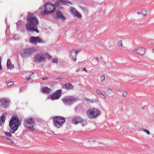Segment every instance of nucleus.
Listing matches in <instances>:
<instances>
[{
    "mask_svg": "<svg viewBox=\"0 0 154 154\" xmlns=\"http://www.w3.org/2000/svg\"><path fill=\"white\" fill-rule=\"evenodd\" d=\"M75 9H74L73 8H71V11L72 13L75 15L76 14V12L77 11Z\"/></svg>",
    "mask_w": 154,
    "mask_h": 154,
    "instance_id": "393cba45",
    "label": "nucleus"
},
{
    "mask_svg": "<svg viewBox=\"0 0 154 154\" xmlns=\"http://www.w3.org/2000/svg\"><path fill=\"white\" fill-rule=\"evenodd\" d=\"M68 78H66V80H67L69 81V79H68Z\"/></svg>",
    "mask_w": 154,
    "mask_h": 154,
    "instance_id": "3c124183",
    "label": "nucleus"
},
{
    "mask_svg": "<svg viewBox=\"0 0 154 154\" xmlns=\"http://www.w3.org/2000/svg\"><path fill=\"white\" fill-rule=\"evenodd\" d=\"M7 32V30H6L5 31V33H6Z\"/></svg>",
    "mask_w": 154,
    "mask_h": 154,
    "instance_id": "5fc2aeb1",
    "label": "nucleus"
},
{
    "mask_svg": "<svg viewBox=\"0 0 154 154\" xmlns=\"http://www.w3.org/2000/svg\"><path fill=\"white\" fill-rule=\"evenodd\" d=\"M47 78H42V80H44L47 79Z\"/></svg>",
    "mask_w": 154,
    "mask_h": 154,
    "instance_id": "58836bf2",
    "label": "nucleus"
},
{
    "mask_svg": "<svg viewBox=\"0 0 154 154\" xmlns=\"http://www.w3.org/2000/svg\"><path fill=\"white\" fill-rule=\"evenodd\" d=\"M34 72H31L30 74V73L29 72L28 73V77H32V76H34Z\"/></svg>",
    "mask_w": 154,
    "mask_h": 154,
    "instance_id": "cd10ccee",
    "label": "nucleus"
},
{
    "mask_svg": "<svg viewBox=\"0 0 154 154\" xmlns=\"http://www.w3.org/2000/svg\"><path fill=\"white\" fill-rule=\"evenodd\" d=\"M127 94H128L127 92L126 91H124L123 92L122 95V96H123L124 97H125L127 96Z\"/></svg>",
    "mask_w": 154,
    "mask_h": 154,
    "instance_id": "7c9ffc66",
    "label": "nucleus"
},
{
    "mask_svg": "<svg viewBox=\"0 0 154 154\" xmlns=\"http://www.w3.org/2000/svg\"><path fill=\"white\" fill-rule=\"evenodd\" d=\"M101 77H105V75H102Z\"/></svg>",
    "mask_w": 154,
    "mask_h": 154,
    "instance_id": "de8ad7c7",
    "label": "nucleus"
},
{
    "mask_svg": "<svg viewBox=\"0 0 154 154\" xmlns=\"http://www.w3.org/2000/svg\"><path fill=\"white\" fill-rule=\"evenodd\" d=\"M95 59H96L97 61H98V60H99V59H98V57H96Z\"/></svg>",
    "mask_w": 154,
    "mask_h": 154,
    "instance_id": "a18cd8bd",
    "label": "nucleus"
},
{
    "mask_svg": "<svg viewBox=\"0 0 154 154\" xmlns=\"http://www.w3.org/2000/svg\"><path fill=\"white\" fill-rule=\"evenodd\" d=\"M83 120V119L81 117L76 116L73 119L72 122L73 124H77L79 123L82 122Z\"/></svg>",
    "mask_w": 154,
    "mask_h": 154,
    "instance_id": "2eb2a0df",
    "label": "nucleus"
},
{
    "mask_svg": "<svg viewBox=\"0 0 154 154\" xmlns=\"http://www.w3.org/2000/svg\"><path fill=\"white\" fill-rule=\"evenodd\" d=\"M21 124V122L17 116H13L9 122V126L11 128L10 130V132H5V135L9 137H11L12 135L11 133H14L17 130Z\"/></svg>",
    "mask_w": 154,
    "mask_h": 154,
    "instance_id": "f03ea898",
    "label": "nucleus"
},
{
    "mask_svg": "<svg viewBox=\"0 0 154 154\" xmlns=\"http://www.w3.org/2000/svg\"><path fill=\"white\" fill-rule=\"evenodd\" d=\"M99 78V79H98V80L100 79L101 81H103L105 79V78Z\"/></svg>",
    "mask_w": 154,
    "mask_h": 154,
    "instance_id": "c9c22d12",
    "label": "nucleus"
},
{
    "mask_svg": "<svg viewBox=\"0 0 154 154\" xmlns=\"http://www.w3.org/2000/svg\"><path fill=\"white\" fill-rule=\"evenodd\" d=\"M7 32V30H6L5 31V33H6Z\"/></svg>",
    "mask_w": 154,
    "mask_h": 154,
    "instance_id": "864d4df0",
    "label": "nucleus"
},
{
    "mask_svg": "<svg viewBox=\"0 0 154 154\" xmlns=\"http://www.w3.org/2000/svg\"><path fill=\"white\" fill-rule=\"evenodd\" d=\"M152 53H154V49H152Z\"/></svg>",
    "mask_w": 154,
    "mask_h": 154,
    "instance_id": "09e8293b",
    "label": "nucleus"
},
{
    "mask_svg": "<svg viewBox=\"0 0 154 154\" xmlns=\"http://www.w3.org/2000/svg\"><path fill=\"white\" fill-rule=\"evenodd\" d=\"M26 79L28 80H31L32 79V78H26Z\"/></svg>",
    "mask_w": 154,
    "mask_h": 154,
    "instance_id": "ea45409f",
    "label": "nucleus"
},
{
    "mask_svg": "<svg viewBox=\"0 0 154 154\" xmlns=\"http://www.w3.org/2000/svg\"><path fill=\"white\" fill-rule=\"evenodd\" d=\"M86 113L88 117L91 119H94L100 114V111L98 109L93 108L88 110Z\"/></svg>",
    "mask_w": 154,
    "mask_h": 154,
    "instance_id": "0eeeda50",
    "label": "nucleus"
},
{
    "mask_svg": "<svg viewBox=\"0 0 154 154\" xmlns=\"http://www.w3.org/2000/svg\"><path fill=\"white\" fill-rule=\"evenodd\" d=\"M51 62L52 63H57L58 62V58L57 57L55 58H53L51 60Z\"/></svg>",
    "mask_w": 154,
    "mask_h": 154,
    "instance_id": "5701e85b",
    "label": "nucleus"
},
{
    "mask_svg": "<svg viewBox=\"0 0 154 154\" xmlns=\"http://www.w3.org/2000/svg\"><path fill=\"white\" fill-rule=\"evenodd\" d=\"M62 93V91L61 89H59L54 91L53 94H51V97L53 100L58 99L61 95Z\"/></svg>",
    "mask_w": 154,
    "mask_h": 154,
    "instance_id": "9b49d317",
    "label": "nucleus"
},
{
    "mask_svg": "<svg viewBox=\"0 0 154 154\" xmlns=\"http://www.w3.org/2000/svg\"><path fill=\"white\" fill-rule=\"evenodd\" d=\"M63 88L67 90H69L73 89V86L71 83H66L63 85Z\"/></svg>",
    "mask_w": 154,
    "mask_h": 154,
    "instance_id": "f3484780",
    "label": "nucleus"
},
{
    "mask_svg": "<svg viewBox=\"0 0 154 154\" xmlns=\"http://www.w3.org/2000/svg\"><path fill=\"white\" fill-rule=\"evenodd\" d=\"M11 143H14V142L13 141H12V140H11Z\"/></svg>",
    "mask_w": 154,
    "mask_h": 154,
    "instance_id": "603ef678",
    "label": "nucleus"
},
{
    "mask_svg": "<svg viewBox=\"0 0 154 154\" xmlns=\"http://www.w3.org/2000/svg\"><path fill=\"white\" fill-rule=\"evenodd\" d=\"M80 8L82 10V11H84V12L87 13L88 10L87 8L84 7H80Z\"/></svg>",
    "mask_w": 154,
    "mask_h": 154,
    "instance_id": "b1692460",
    "label": "nucleus"
},
{
    "mask_svg": "<svg viewBox=\"0 0 154 154\" xmlns=\"http://www.w3.org/2000/svg\"><path fill=\"white\" fill-rule=\"evenodd\" d=\"M143 131L146 132L147 134H149L150 132L148 130L146 129H143Z\"/></svg>",
    "mask_w": 154,
    "mask_h": 154,
    "instance_id": "2f4dec72",
    "label": "nucleus"
},
{
    "mask_svg": "<svg viewBox=\"0 0 154 154\" xmlns=\"http://www.w3.org/2000/svg\"><path fill=\"white\" fill-rule=\"evenodd\" d=\"M2 137L4 138H5V137Z\"/></svg>",
    "mask_w": 154,
    "mask_h": 154,
    "instance_id": "13d9d810",
    "label": "nucleus"
},
{
    "mask_svg": "<svg viewBox=\"0 0 154 154\" xmlns=\"http://www.w3.org/2000/svg\"><path fill=\"white\" fill-rule=\"evenodd\" d=\"M145 49L143 47H139L137 48H135L134 50V51L137 52L138 54L141 55H143L144 54L145 52Z\"/></svg>",
    "mask_w": 154,
    "mask_h": 154,
    "instance_id": "f8f14e48",
    "label": "nucleus"
},
{
    "mask_svg": "<svg viewBox=\"0 0 154 154\" xmlns=\"http://www.w3.org/2000/svg\"><path fill=\"white\" fill-rule=\"evenodd\" d=\"M141 12L142 14L144 16H145L146 15L147 11L146 9H143Z\"/></svg>",
    "mask_w": 154,
    "mask_h": 154,
    "instance_id": "bb28decb",
    "label": "nucleus"
},
{
    "mask_svg": "<svg viewBox=\"0 0 154 154\" xmlns=\"http://www.w3.org/2000/svg\"><path fill=\"white\" fill-rule=\"evenodd\" d=\"M75 16L79 18H81L82 17V15L78 11L76 12V14L75 15Z\"/></svg>",
    "mask_w": 154,
    "mask_h": 154,
    "instance_id": "4be33fe9",
    "label": "nucleus"
},
{
    "mask_svg": "<svg viewBox=\"0 0 154 154\" xmlns=\"http://www.w3.org/2000/svg\"><path fill=\"white\" fill-rule=\"evenodd\" d=\"M11 102L10 100L8 98H0V106L2 108L6 109L9 107Z\"/></svg>",
    "mask_w": 154,
    "mask_h": 154,
    "instance_id": "6e6552de",
    "label": "nucleus"
},
{
    "mask_svg": "<svg viewBox=\"0 0 154 154\" xmlns=\"http://www.w3.org/2000/svg\"><path fill=\"white\" fill-rule=\"evenodd\" d=\"M8 68L10 69H12L14 68V65L12 64H11L9 65H7Z\"/></svg>",
    "mask_w": 154,
    "mask_h": 154,
    "instance_id": "a878e982",
    "label": "nucleus"
},
{
    "mask_svg": "<svg viewBox=\"0 0 154 154\" xmlns=\"http://www.w3.org/2000/svg\"><path fill=\"white\" fill-rule=\"evenodd\" d=\"M83 70L85 71L86 72H87V70L86 69V68L85 67L83 68Z\"/></svg>",
    "mask_w": 154,
    "mask_h": 154,
    "instance_id": "a19ab883",
    "label": "nucleus"
},
{
    "mask_svg": "<svg viewBox=\"0 0 154 154\" xmlns=\"http://www.w3.org/2000/svg\"><path fill=\"white\" fill-rule=\"evenodd\" d=\"M78 52V51H75L74 49H72L70 52V57L74 61H76V56Z\"/></svg>",
    "mask_w": 154,
    "mask_h": 154,
    "instance_id": "ddd939ff",
    "label": "nucleus"
},
{
    "mask_svg": "<svg viewBox=\"0 0 154 154\" xmlns=\"http://www.w3.org/2000/svg\"><path fill=\"white\" fill-rule=\"evenodd\" d=\"M36 51V49L34 47L25 48L21 52L20 55L23 58H26L31 56Z\"/></svg>",
    "mask_w": 154,
    "mask_h": 154,
    "instance_id": "20e7f679",
    "label": "nucleus"
},
{
    "mask_svg": "<svg viewBox=\"0 0 154 154\" xmlns=\"http://www.w3.org/2000/svg\"><path fill=\"white\" fill-rule=\"evenodd\" d=\"M137 14H142L141 12H139L138 11L137 12Z\"/></svg>",
    "mask_w": 154,
    "mask_h": 154,
    "instance_id": "c03bdc74",
    "label": "nucleus"
},
{
    "mask_svg": "<svg viewBox=\"0 0 154 154\" xmlns=\"http://www.w3.org/2000/svg\"><path fill=\"white\" fill-rule=\"evenodd\" d=\"M98 143H99V144H103L102 143H101V142H98Z\"/></svg>",
    "mask_w": 154,
    "mask_h": 154,
    "instance_id": "8fccbe9b",
    "label": "nucleus"
},
{
    "mask_svg": "<svg viewBox=\"0 0 154 154\" xmlns=\"http://www.w3.org/2000/svg\"><path fill=\"white\" fill-rule=\"evenodd\" d=\"M41 7H40V8H39V9H41Z\"/></svg>",
    "mask_w": 154,
    "mask_h": 154,
    "instance_id": "4d7b16f0",
    "label": "nucleus"
},
{
    "mask_svg": "<svg viewBox=\"0 0 154 154\" xmlns=\"http://www.w3.org/2000/svg\"><path fill=\"white\" fill-rule=\"evenodd\" d=\"M57 16L58 18H60L63 20H66L65 17L62 14L60 11H58L57 12Z\"/></svg>",
    "mask_w": 154,
    "mask_h": 154,
    "instance_id": "a211bd4d",
    "label": "nucleus"
},
{
    "mask_svg": "<svg viewBox=\"0 0 154 154\" xmlns=\"http://www.w3.org/2000/svg\"><path fill=\"white\" fill-rule=\"evenodd\" d=\"M153 135H154V134Z\"/></svg>",
    "mask_w": 154,
    "mask_h": 154,
    "instance_id": "052dcab7",
    "label": "nucleus"
},
{
    "mask_svg": "<svg viewBox=\"0 0 154 154\" xmlns=\"http://www.w3.org/2000/svg\"><path fill=\"white\" fill-rule=\"evenodd\" d=\"M36 60L35 62H40L45 60V59L43 55H41L39 54H37L35 56Z\"/></svg>",
    "mask_w": 154,
    "mask_h": 154,
    "instance_id": "dca6fc26",
    "label": "nucleus"
},
{
    "mask_svg": "<svg viewBox=\"0 0 154 154\" xmlns=\"http://www.w3.org/2000/svg\"><path fill=\"white\" fill-rule=\"evenodd\" d=\"M4 114L3 113L2 115V116L1 117L0 119V122H1V121L3 123H4L5 122L6 118L5 116L4 115Z\"/></svg>",
    "mask_w": 154,
    "mask_h": 154,
    "instance_id": "412c9836",
    "label": "nucleus"
},
{
    "mask_svg": "<svg viewBox=\"0 0 154 154\" xmlns=\"http://www.w3.org/2000/svg\"><path fill=\"white\" fill-rule=\"evenodd\" d=\"M119 45L121 47H122L123 46L122 41L121 40L119 41Z\"/></svg>",
    "mask_w": 154,
    "mask_h": 154,
    "instance_id": "72a5a7b5",
    "label": "nucleus"
},
{
    "mask_svg": "<svg viewBox=\"0 0 154 154\" xmlns=\"http://www.w3.org/2000/svg\"><path fill=\"white\" fill-rule=\"evenodd\" d=\"M93 142H94V140H93Z\"/></svg>",
    "mask_w": 154,
    "mask_h": 154,
    "instance_id": "bf43d9fd",
    "label": "nucleus"
},
{
    "mask_svg": "<svg viewBox=\"0 0 154 154\" xmlns=\"http://www.w3.org/2000/svg\"><path fill=\"white\" fill-rule=\"evenodd\" d=\"M12 64L10 60L9 59H8L7 61V65H9Z\"/></svg>",
    "mask_w": 154,
    "mask_h": 154,
    "instance_id": "473e14b6",
    "label": "nucleus"
},
{
    "mask_svg": "<svg viewBox=\"0 0 154 154\" xmlns=\"http://www.w3.org/2000/svg\"><path fill=\"white\" fill-rule=\"evenodd\" d=\"M23 89V88H21L20 89V91H22Z\"/></svg>",
    "mask_w": 154,
    "mask_h": 154,
    "instance_id": "79ce46f5",
    "label": "nucleus"
},
{
    "mask_svg": "<svg viewBox=\"0 0 154 154\" xmlns=\"http://www.w3.org/2000/svg\"><path fill=\"white\" fill-rule=\"evenodd\" d=\"M111 91V89L109 88H106L103 91L106 94H109Z\"/></svg>",
    "mask_w": 154,
    "mask_h": 154,
    "instance_id": "aec40b11",
    "label": "nucleus"
},
{
    "mask_svg": "<svg viewBox=\"0 0 154 154\" xmlns=\"http://www.w3.org/2000/svg\"><path fill=\"white\" fill-rule=\"evenodd\" d=\"M61 78H56L55 79L58 80H60L61 79Z\"/></svg>",
    "mask_w": 154,
    "mask_h": 154,
    "instance_id": "4c0bfd02",
    "label": "nucleus"
},
{
    "mask_svg": "<svg viewBox=\"0 0 154 154\" xmlns=\"http://www.w3.org/2000/svg\"><path fill=\"white\" fill-rule=\"evenodd\" d=\"M35 125L34 119L32 117L28 118L25 119L24 122V126L28 128L31 131H33L35 129L33 126Z\"/></svg>",
    "mask_w": 154,
    "mask_h": 154,
    "instance_id": "423d86ee",
    "label": "nucleus"
},
{
    "mask_svg": "<svg viewBox=\"0 0 154 154\" xmlns=\"http://www.w3.org/2000/svg\"><path fill=\"white\" fill-rule=\"evenodd\" d=\"M14 84V82L13 81H10L8 82L7 83V85L8 86H10L13 85Z\"/></svg>",
    "mask_w": 154,
    "mask_h": 154,
    "instance_id": "c85d7f7f",
    "label": "nucleus"
},
{
    "mask_svg": "<svg viewBox=\"0 0 154 154\" xmlns=\"http://www.w3.org/2000/svg\"><path fill=\"white\" fill-rule=\"evenodd\" d=\"M64 3L66 4H69L70 5L72 4V3L69 1L67 0H57L55 1L54 4L58 8L60 6V3Z\"/></svg>",
    "mask_w": 154,
    "mask_h": 154,
    "instance_id": "4468645a",
    "label": "nucleus"
},
{
    "mask_svg": "<svg viewBox=\"0 0 154 154\" xmlns=\"http://www.w3.org/2000/svg\"><path fill=\"white\" fill-rule=\"evenodd\" d=\"M96 92L98 94L100 95H103V96H104V95H103V93L100 90H97L96 91Z\"/></svg>",
    "mask_w": 154,
    "mask_h": 154,
    "instance_id": "c756f323",
    "label": "nucleus"
},
{
    "mask_svg": "<svg viewBox=\"0 0 154 154\" xmlns=\"http://www.w3.org/2000/svg\"><path fill=\"white\" fill-rule=\"evenodd\" d=\"M29 40L30 42L32 43L36 44L37 43H45V42L38 36H31L30 37Z\"/></svg>",
    "mask_w": 154,
    "mask_h": 154,
    "instance_id": "9d476101",
    "label": "nucleus"
},
{
    "mask_svg": "<svg viewBox=\"0 0 154 154\" xmlns=\"http://www.w3.org/2000/svg\"><path fill=\"white\" fill-rule=\"evenodd\" d=\"M42 91L43 93H48L51 92V90L48 87H45L42 89Z\"/></svg>",
    "mask_w": 154,
    "mask_h": 154,
    "instance_id": "6ab92c4d",
    "label": "nucleus"
},
{
    "mask_svg": "<svg viewBox=\"0 0 154 154\" xmlns=\"http://www.w3.org/2000/svg\"><path fill=\"white\" fill-rule=\"evenodd\" d=\"M47 54L48 55V59L50 60L51 58V56L50 55H49L48 53H47Z\"/></svg>",
    "mask_w": 154,
    "mask_h": 154,
    "instance_id": "e433bc0d",
    "label": "nucleus"
},
{
    "mask_svg": "<svg viewBox=\"0 0 154 154\" xmlns=\"http://www.w3.org/2000/svg\"><path fill=\"white\" fill-rule=\"evenodd\" d=\"M63 103L66 105H71L76 101V99L72 96L64 97L62 100Z\"/></svg>",
    "mask_w": 154,
    "mask_h": 154,
    "instance_id": "1a4fd4ad",
    "label": "nucleus"
},
{
    "mask_svg": "<svg viewBox=\"0 0 154 154\" xmlns=\"http://www.w3.org/2000/svg\"><path fill=\"white\" fill-rule=\"evenodd\" d=\"M53 121L54 126L57 128H60L63 125L66 119L61 116H56L54 117Z\"/></svg>",
    "mask_w": 154,
    "mask_h": 154,
    "instance_id": "39448f33",
    "label": "nucleus"
},
{
    "mask_svg": "<svg viewBox=\"0 0 154 154\" xmlns=\"http://www.w3.org/2000/svg\"><path fill=\"white\" fill-rule=\"evenodd\" d=\"M56 6L55 5L52 4L50 2H47L42 7V9L44 8V10L43 12H41V14L43 15H46L53 13L56 9Z\"/></svg>",
    "mask_w": 154,
    "mask_h": 154,
    "instance_id": "7ed1b4c3",
    "label": "nucleus"
},
{
    "mask_svg": "<svg viewBox=\"0 0 154 154\" xmlns=\"http://www.w3.org/2000/svg\"><path fill=\"white\" fill-rule=\"evenodd\" d=\"M27 21V23L26 24V28L28 32H36L37 33L39 32L37 27L39 21L33 13H31L28 15Z\"/></svg>",
    "mask_w": 154,
    "mask_h": 154,
    "instance_id": "f257e3e1",
    "label": "nucleus"
},
{
    "mask_svg": "<svg viewBox=\"0 0 154 154\" xmlns=\"http://www.w3.org/2000/svg\"><path fill=\"white\" fill-rule=\"evenodd\" d=\"M6 138L8 140H10V139H9V138H7V137Z\"/></svg>",
    "mask_w": 154,
    "mask_h": 154,
    "instance_id": "49530a36",
    "label": "nucleus"
},
{
    "mask_svg": "<svg viewBox=\"0 0 154 154\" xmlns=\"http://www.w3.org/2000/svg\"><path fill=\"white\" fill-rule=\"evenodd\" d=\"M80 70V69H77L76 70V72H78Z\"/></svg>",
    "mask_w": 154,
    "mask_h": 154,
    "instance_id": "37998d69",
    "label": "nucleus"
},
{
    "mask_svg": "<svg viewBox=\"0 0 154 154\" xmlns=\"http://www.w3.org/2000/svg\"><path fill=\"white\" fill-rule=\"evenodd\" d=\"M1 61H2V59L1 57H0V70L2 69V67L1 65Z\"/></svg>",
    "mask_w": 154,
    "mask_h": 154,
    "instance_id": "f704fd0d",
    "label": "nucleus"
},
{
    "mask_svg": "<svg viewBox=\"0 0 154 154\" xmlns=\"http://www.w3.org/2000/svg\"><path fill=\"white\" fill-rule=\"evenodd\" d=\"M29 13H30V12H28V14H29Z\"/></svg>",
    "mask_w": 154,
    "mask_h": 154,
    "instance_id": "6e6d98bb",
    "label": "nucleus"
}]
</instances>
